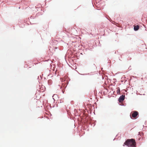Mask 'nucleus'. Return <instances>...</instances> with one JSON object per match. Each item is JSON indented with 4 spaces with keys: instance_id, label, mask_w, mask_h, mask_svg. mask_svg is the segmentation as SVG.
Here are the masks:
<instances>
[{
    "instance_id": "3",
    "label": "nucleus",
    "mask_w": 147,
    "mask_h": 147,
    "mask_svg": "<svg viewBox=\"0 0 147 147\" xmlns=\"http://www.w3.org/2000/svg\"><path fill=\"white\" fill-rule=\"evenodd\" d=\"M125 95H122L121 96L119 99V101L120 102H121L123 101L125 99Z\"/></svg>"
},
{
    "instance_id": "4",
    "label": "nucleus",
    "mask_w": 147,
    "mask_h": 147,
    "mask_svg": "<svg viewBox=\"0 0 147 147\" xmlns=\"http://www.w3.org/2000/svg\"><path fill=\"white\" fill-rule=\"evenodd\" d=\"M139 27L138 25L134 26V30L135 31H137L139 29Z\"/></svg>"
},
{
    "instance_id": "5",
    "label": "nucleus",
    "mask_w": 147,
    "mask_h": 147,
    "mask_svg": "<svg viewBox=\"0 0 147 147\" xmlns=\"http://www.w3.org/2000/svg\"><path fill=\"white\" fill-rule=\"evenodd\" d=\"M117 94H119L120 93V89L118 87L117 88Z\"/></svg>"
},
{
    "instance_id": "1",
    "label": "nucleus",
    "mask_w": 147,
    "mask_h": 147,
    "mask_svg": "<svg viewBox=\"0 0 147 147\" xmlns=\"http://www.w3.org/2000/svg\"><path fill=\"white\" fill-rule=\"evenodd\" d=\"M127 145L129 147H136V143L133 139H128L124 142L123 146Z\"/></svg>"
},
{
    "instance_id": "2",
    "label": "nucleus",
    "mask_w": 147,
    "mask_h": 147,
    "mask_svg": "<svg viewBox=\"0 0 147 147\" xmlns=\"http://www.w3.org/2000/svg\"><path fill=\"white\" fill-rule=\"evenodd\" d=\"M138 114V112L134 111H133V113L132 114L131 116L133 118H136Z\"/></svg>"
}]
</instances>
